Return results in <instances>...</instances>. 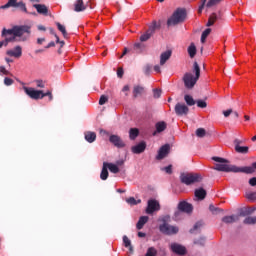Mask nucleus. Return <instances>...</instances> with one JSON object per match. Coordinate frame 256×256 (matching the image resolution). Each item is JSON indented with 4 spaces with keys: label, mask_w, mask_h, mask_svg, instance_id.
<instances>
[{
    "label": "nucleus",
    "mask_w": 256,
    "mask_h": 256,
    "mask_svg": "<svg viewBox=\"0 0 256 256\" xmlns=\"http://www.w3.org/2000/svg\"><path fill=\"white\" fill-rule=\"evenodd\" d=\"M126 202L129 205H139V203H141V199L136 200L135 197H130L126 200Z\"/></svg>",
    "instance_id": "obj_42"
},
{
    "label": "nucleus",
    "mask_w": 256,
    "mask_h": 256,
    "mask_svg": "<svg viewBox=\"0 0 256 256\" xmlns=\"http://www.w3.org/2000/svg\"><path fill=\"white\" fill-rule=\"evenodd\" d=\"M239 221V215H231V216H224L222 218V223L226 225H231V223H237Z\"/></svg>",
    "instance_id": "obj_19"
},
{
    "label": "nucleus",
    "mask_w": 256,
    "mask_h": 256,
    "mask_svg": "<svg viewBox=\"0 0 256 256\" xmlns=\"http://www.w3.org/2000/svg\"><path fill=\"white\" fill-rule=\"evenodd\" d=\"M187 19V10L185 8H177L172 16L167 20L168 27H173L183 23Z\"/></svg>",
    "instance_id": "obj_3"
},
{
    "label": "nucleus",
    "mask_w": 256,
    "mask_h": 256,
    "mask_svg": "<svg viewBox=\"0 0 256 256\" xmlns=\"http://www.w3.org/2000/svg\"><path fill=\"white\" fill-rule=\"evenodd\" d=\"M249 185L251 187H256V177H252L250 180H249Z\"/></svg>",
    "instance_id": "obj_58"
},
{
    "label": "nucleus",
    "mask_w": 256,
    "mask_h": 256,
    "mask_svg": "<svg viewBox=\"0 0 256 256\" xmlns=\"http://www.w3.org/2000/svg\"><path fill=\"white\" fill-rule=\"evenodd\" d=\"M110 143H113L115 147H118L119 149L125 147V142L121 139V137L117 135H111L109 138Z\"/></svg>",
    "instance_id": "obj_16"
},
{
    "label": "nucleus",
    "mask_w": 256,
    "mask_h": 256,
    "mask_svg": "<svg viewBox=\"0 0 256 256\" xmlns=\"http://www.w3.org/2000/svg\"><path fill=\"white\" fill-rule=\"evenodd\" d=\"M217 13H212L208 19V22L206 24V27H213L215 25V22L217 21Z\"/></svg>",
    "instance_id": "obj_31"
},
{
    "label": "nucleus",
    "mask_w": 256,
    "mask_h": 256,
    "mask_svg": "<svg viewBox=\"0 0 256 256\" xmlns=\"http://www.w3.org/2000/svg\"><path fill=\"white\" fill-rule=\"evenodd\" d=\"M6 55L8 57H15L16 59H19L23 55V48L21 46H16L12 50H7Z\"/></svg>",
    "instance_id": "obj_14"
},
{
    "label": "nucleus",
    "mask_w": 256,
    "mask_h": 256,
    "mask_svg": "<svg viewBox=\"0 0 256 256\" xmlns=\"http://www.w3.org/2000/svg\"><path fill=\"white\" fill-rule=\"evenodd\" d=\"M145 256H157V249L155 247H149Z\"/></svg>",
    "instance_id": "obj_41"
},
{
    "label": "nucleus",
    "mask_w": 256,
    "mask_h": 256,
    "mask_svg": "<svg viewBox=\"0 0 256 256\" xmlns=\"http://www.w3.org/2000/svg\"><path fill=\"white\" fill-rule=\"evenodd\" d=\"M194 245H200L201 247H203V245H205V238L201 237L197 240H194Z\"/></svg>",
    "instance_id": "obj_50"
},
{
    "label": "nucleus",
    "mask_w": 256,
    "mask_h": 256,
    "mask_svg": "<svg viewBox=\"0 0 256 256\" xmlns=\"http://www.w3.org/2000/svg\"><path fill=\"white\" fill-rule=\"evenodd\" d=\"M170 250L172 253H175V255L183 256L187 253V248L179 243H172L170 245Z\"/></svg>",
    "instance_id": "obj_12"
},
{
    "label": "nucleus",
    "mask_w": 256,
    "mask_h": 256,
    "mask_svg": "<svg viewBox=\"0 0 256 256\" xmlns=\"http://www.w3.org/2000/svg\"><path fill=\"white\" fill-rule=\"evenodd\" d=\"M49 32H50V35H54L56 39V43H59V36L57 35V33H55V29L49 28Z\"/></svg>",
    "instance_id": "obj_53"
},
{
    "label": "nucleus",
    "mask_w": 256,
    "mask_h": 256,
    "mask_svg": "<svg viewBox=\"0 0 256 256\" xmlns=\"http://www.w3.org/2000/svg\"><path fill=\"white\" fill-rule=\"evenodd\" d=\"M203 9H205V4H203V2H202V4L198 8V13L202 14L203 13Z\"/></svg>",
    "instance_id": "obj_62"
},
{
    "label": "nucleus",
    "mask_w": 256,
    "mask_h": 256,
    "mask_svg": "<svg viewBox=\"0 0 256 256\" xmlns=\"http://www.w3.org/2000/svg\"><path fill=\"white\" fill-rule=\"evenodd\" d=\"M23 89L26 95L30 97V99L37 100V99H43L44 97H49V101H53V94L49 90L45 93L43 92V90H35L34 88L27 87V86H24Z\"/></svg>",
    "instance_id": "obj_5"
},
{
    "label": "nucleus",
    "mask_w": 256,
    "mask_h": 256,
    "mask_svg": "<svg viewBox=\"0 0 256 256\" xmlns=\"http://www.w3.org/2000/svg\"><path fill=\"white\" fill-rule=\"evenodd\" d=\"M201 225H202L201 222H197L194 225L193 229L190 230V233H193V231H197V229H199V227H201Z\"/></svg>",
    "instance_id": "obj_59"
},
{
    "label": "nucleus",
    "mask_w": 256,
    "mask_h": 256,
    "mask_svg": "<svg viewBox=\"0 0 256 256\" xmlns=\"http://www.w3.org/2000/svg\"><path fill=\"white\" fill-rule=\"evenodd\" d=\"M0 73H3V75H10V72L5 68V66H0Z\"/></svg>",
    "instance_id": "obj_55"
},
{
    "label": "nucleus",
    "mask_w": 256,
    "mask_h": 256,
    "mask_svg": "<svg viewBox=\"0 0 256 256\" xmlns=\"http://www.w3.org/2000/svg\"><path fill=\"white\" fill-rule=\"evenodd\" d=\"M169 151H171V146L169 144H165L160 147L158 154L156 156L157 161H161L165 159L169 155Z\"/></svg>",
    "instance_id": "obj_13"
},
{
    "label": "nucleus",
    "mask_w": 256,
    "mask_h": 256,
    "mask_svg": "<svg viewBox=\"0 0 256 256\" xmlns=\"http://www.w3.org/2000/svg\"><path fill=\"white\" fill-rule=\"evenodd\" d=\"M176 115L183 117L189 115V107L185 103L178 102L174 107Z\"/></svg>",
    "instance_id": "obj_10"
},
{
    "label": "nucleus",
    "mask_w": 256,
    "mask_h": 256,
    "mask_svg": "<svg viewBox=\"0 0 256 256\" xmlns=\"http://www.w3.org/2000/svg\"><path fill=\"white\" fill-rule=\"evenodd\" d=\"M13 83H15V81H13V79L6 77L4 78V85H6V87H10V85H13Z\"/></svg>",
    "instance_id": "obj_51"
},
{
    "label": "nucleus",
    "mask_w": 256,
    "mask_h": 256,
    "mask_svg": "<svg viewBox=\"0 0 256 256\" xmlns=\"http://www.w3.org/2000/svg\"><path fill=\"white\" fill-rule=\"evenodd\" d=\"M161 93H162L161 89L155 88L153 90L154 99H159L161 97Z\"/></svg>",
    "instance_id": "obj_47"
},
{
    "label": "nucleus",
    "mask_w": 256,
    "mask_h": 256,
    "mask_svg": "<svg viewBox=\"0 0 256 256\" xmlns=\"http://www.w3.org/2000/svg\"><path fill=\"white\" fill-rule=\"evenodd\" d=\"M151 37L152 36L146 31L145 34H142L140 36V41H141V43H145V41H149V39H151Z\"/></svg>",
    "instance_id": "obj_45"
},
{
    "label": "nucleus",
    "mask_w": 256,
    "mask_h": 256,
    "mask_svg": "<svg viewBox=\"0 0 256 256\" xmlns=\"http://www.w3.org/2000/svg\"><path fill=\"white\" fill-rule=\"evenodd\" d=\"M197 107H199L200 109H205L207 107V102H205V100H197Z\"/></svg>",
    "instance_id": "obj_46"
},
{
    "label": "nucleus",
    "mask_w": 256,
    "mask_h": 256,
    "mask_svg": "<svg viewBox=\"0 0 256 256\" xmlns=\"http://www.w3.org/2000/svg\"><path fill=\"white\" fill-rule=\"evenodd\" d=\"M36 85L40 89H45V83L43 82V80H36Z\"/></svg>",
    "instance_id": "obj_54"
},
{
    "label": "nucleus",
    "mask_w": 256,
    "mask_h": 256,
    "mask_svg": "<svg viewBox=\"0 0 256 256\" xmlns=\"http://www.w3.org/2000/svg\"><path fill=\"white\" fill-rule=\"evenodd\" d=\"M193 72L195 73V78L196 79H199L201 77V67H199V63L194 62Z\"/></svg>",
    "instance_id": "obj_33"
},
{
    "label": "nucleus",
    "mask_w": 256,
    "mask_h": 256,
    "mask_svg": "<svg viewBox=\"0 0 256 256\" xmlns=\"http://www.w3.org/2000/svg\"><path fill=\"white\" fill-rule=\"evenodd\" d=\"M197 137L203 138L205 135H207V131H205V128H198L196 130Z\"/></svg>",
    "instance_id": "obj_43"
},
{
    "label": "nucleus",
    "mask_w": 256,
    "mask_h": 256,
    "mask_svg": "<svg viewBox=\"0 0 256 256\" xmlns=\"http://www.w3.org/2000/svg\"><path fill=\"white\" fill-rule=\"evenodd\" d=\"M195 197L199 199V201H203L207 197V191L203 188H198L194 192Z\"/></svg>",
    "instance_id": "obj_23"
},
{
    "label": "nucleus",
    "mask_w": 256,
    "mask_h": 256,
    "mask_svg": "<svg viewBox=\"0 0 256 256\" xmlns=\"http://www.w3.org/2000/svg\"><path fill=\"white\" fill-rule=\"evenodd\" d=\"M107 165H105V162L103 163V167L100 173V179L102 181H107V179L109 178V170H107Z\"/></svg>",
    "instance_id": "obj_26"
},
{
    "label": "nucleus",
    "mask_w": 256,
    "mask_h": 256,
    "mask_svg": "<svg viewBox=\"0 0 256 256\" xmlns=\"http://www.w3.org/2000/svg\"><path fill=\"white\" fill-rule=\"evenodd\" d=\"M84 135H85V140L88 143H93L95 142V139H97V134L95 132L88 131V132H85Z\"/></svg>",
    "instance_id": "obj_25"
},
{
    "label": "nucleus",
    "mask_w": 256,
    "mask_h": 256,
    "mask_svg": "<svg viewBox=\"0 0 256 256\" xmlns=\"http://www.w3.org/2000/svg\"><path fill=\"white\" fill-rule=\"evenodd\" d=\"M145 149H147V143L145 141H142L139 144L132 146L131 151L135 155H140V153H143Z\"/></svg>",
    "instance_id": "obj_15"
},
{
    "label": "nucleus",
    "mask_w": 256,
    "mask_h": 256,
    "mask_svg": "<svg viewBox=\"0 0 256 256\" xmlns=\"http://www.w3.org/2000/svg\"><path fill=\"white\" fill-rule=\"evenodd\" d=\"M160 209H161V205L157 200L155 199L148 200V205L146 208L147 215H153L155 211H160Z\"/></svg>",
    "instance_id": "obj_11"
},
{
    "label": "nucleus",
    "mask_w": 256,
    "mask_h": 256,
    "mask_svg": "<svg viewBox=\"0 0 256 256\" xmlns=\"http://www.w3.org/2000/svg\"><path fill=\"white\" fill-rule=\"evenodd\" d=\"M144 73H145V75H149V73H151V67L146 66L145 69H144Z\"/></svg>",
    "instance_id": "obj_63"
},
{
    "label": "nucleus",
    "mask_w": 256,
    "mask_h": 256,
    "mask_svg": "<svg viewBox=\"0 0 256 256\" xmlns=\"http://www.w3.org/2000/svg\"><path fill=\"white\" fill-rule=\"evenodd\" d=\"M87 9V4L83 2V0H76L74 3V11L76 13H81L82 11H85Z\"/></svg>",
    "instance_id": "obj_18"
},
{
    "label": "nucleus",
    "mask_w": 256,
    "mask_h": 256,
    "mask_svg": "<svg viewBox=\"0 0 256 256\" xmlns=\"http://www.w3.org/2000/svg\"><path fill=\"white\" fill-rule=\"evenodd\" d=\"M107 101H109V98L105 95H102L99 99V105H105V103H107Z\"/></svg>",
    "instance_id": "obj_52"
},
{
    "label": "nucleus",
    "mask_w": 256,
    "mask_h": 256,
    "mask_svg": "<svg viewBox=\"0 0 256 256\" xmlns=\"http://www.w3.org/2000/svg\"><path fill=\"white\" fill-rule=\"evenodd\" d=\"M223 0H209L206 4V7L211 8L215 7V5H219V3Z\"/></svg>",
    "instance_id": "obj_44"
},
{
    "label": "nucleus",
    "mask_w": 256,
    "mask_h": 256,
    "mask_svg": "<svg viewBox=\"0 0 256 256\" xmlns=\"http://www.w3.org/2000/svg\"><path fill=\"white\" fill-rule=\"evenodd\" d=\"M241 143H243V141L239 140V139H235L234 140V145L235 147H240L241 146Z\"/></svg>",
    "instance_id": "obj_61"
},
{
    "label": "nucleus",
    "mask_w": 256,
    "mask_h": 256,
    "mask_svg": "<svg viewBox=\"0 0 256 256\" xmlns=\"http://www.w3.org/2000/svg\"><path fill=\"white\" fill-rule=\"evenodd\" d=\"M178 211L174 213V217H179V213H192L193 212V205L189 204L187 201H181L177 207Z\"/></svg>",
    "instance_id": "obj_8"
},
{
    "label": "nucleus",
    "mask_w": 256,
    "mask_h": 256,
    "mask_svg": "<svg viewBox=\"0 0 256 256\" xmlns=\"http://www.w3.org/2000/svg\"><path fill=\"white\" fill-rule=\"evenodd\" d=\"M246 198L249 199V201H256V193L250 192V193L246 194Z\"/></svg>",
    "instance_id": "obj_49"
},
{
    "label": "nucleus",
    "mask_w": 256,
    "mask_h": 256,
    "mask_svg": "<svg viewBox=\"0 0 256 256\" xmlns=\"http://www.w3.org/2000/svg\"><path fill=\"white\" fill-rule=\"evenodd\" d=\"M132 93H133L134 99H137V97H141V95L145 93V87L135 85Z\"/></svg>",
    "instance_id": "obj_21"
},
{
    "label": "nucleus",
    "mask_w": 256,
    "mask_h": 256,
    "mask_svg": "<svg viewBox=\"0 0 256 256\" xmlns=\"http://www.w3.org/2000/svg\"><path fill=\"white\" fill-rule=\"evenodd\" d=\"M135 53H141L142 51H145V44L143 43H135L133 47Z\"/></svg>",
    "instance_id": "obj_35"
},
{
    "label": "nucleus",
    "mask_w": 256,
    "mask_h": 256,
    "mask_svg": "<svg viewBox=\"0 0 256 256\" xmlns=\"http://www.w3.org/2000/svg\"><path fill=\"white\" fill-rule=\"evenodd\" d=\"M197 81H199V79H197L196 77H193V74L191 73L184 74L183 82L186 89H193L197 84Z\"/></svg>",
    "instance_id": "obj_9"
},
{
    "label": "nucleus",
    "mask_w": 256,
    "mask_h": 256,
    "mask_svg": "<svg viewBox=\"0 0 256 256\" xmlns=\"http://www.w3.org/2000/svg\"><path fill=\"white\" fill-rule=\"evenodd\" d=\"M243 223L245 225H255L256 217H247V218L244 219Z\"/></svg>",
    "instance_id": "obj_40"
},
{
    "label": "nucleus",
    "mask_w": 256,
    "mask_h": 256,
    "mask_svg": "<svg viewBox=\"0 0 256 256\" xmlns=\"http://www.w3.org/2000/svg\"><path fill=\"white\" fill-rule=\"evenodd\" d=\"M235 151H236V153L247 154V153H249V147H247V146H236Z\"/></svg>",
    "instance_id": "obj_38"
},
{
    "label": "nucleus",
    "mask_w": 256,
    "mask_h": 256,
    "mask_svg": "<svg viewBox=\"0 0 256 256\" xmlns=\"http://www.w3.org/2000/svg\"><path fill=\"white\" fill-rule=\"evenodd\" d=\"M212 161L216 162L213 169L223 173H246V175H251L256 171V162H253L252 166L239 167L229 164V160L222 157L214 156Z\"/></svg>",
    "instance_id": "obj_1"
},
{
    "label": "nucleus",
    "mask_w": 256,
    "mask_h": 256,
    "mask_svg": "<svg viewBox=\"0 0 256 256\" xmlns=\"http://www.w3.org/2000/svg\"><path fill=\"white\" fill-rule=\"evenodd\" d=\"M172 53L173 52L171 50H167V51L163 52L160 55V65H165L167 63V61H169L171 59Z\"/></svg>",
    "instance_id": "obj_20"
},
{
    "label": "nucleus",
    "mask_w": 256,
    "mask_h": 256,
    "mask_svg": "<svg viewBox=\"0 0 256 256\" xmlns=\"http://www.w3.org/2000/svg\"><path fill=\"white\" fill-rule=\"evenodd\" d=\"M129 137H130L131 141H135L137 139V137H139V129L131 128L129 130Z\"/></svg>",
    "instance_id": "obj_30"
},
{
    "label": "nucleus",
    "mask_w": 256,
    "mask_h": 256,
    "mask_svg": "<svg viewBox=\"0 0 256 256\" xmlns=\"http://www.w3.org/2000/svg\"><path fill=\"white\" fill-rule=\"evenodd\" d=\"M169 221H171L170 216H164L161 219L162 224L159 225L160 233H163V235H177L179 233V227L170 225Z\"/></svg>",
    "instance_id": "obj_4"
},
{
    "label": "nucleus",
    "mask_w": 256,
    "mask_h": 256,
    "mask_svg": "<svg viewBox=\"0 0 256 256\" xmlns=\"http://www.w3.org/2000/svg\"><path fill=\"white\" fill-rule=\"evenodd\" d=\"M11 7H13L14 9H19V11H21L22 13H28L27 5L25 4V2H17V0H8V2L5 5H2L0 9H9Z\"/></svg>",
    "instance_id": "obj_7"
},
{
    "label": "nucleus",
    "mask_w": 256,
    "mask_h": 256,
    "mask_svg": "<svg viewBox=\"0 0 256 256\" xmlns=\"http://www.w3.org/2000/svg\"><path fill=\"white\" fill-rule=\"evenodd\" d=\"M123 75H124L123 68H118V70H117V77H119V79H122Z\"/></svg>",
    "instance_id": "obj_56"
},
{
    "label": "nucleus",
    "mask_w": 256,
    "mask_h": 256,
    "mask_svg": "<svg viewBox=\"0 0 256 256\" xmlns=\"http://www.w3.org/2000/svg\"><path fill=\"white\" fill-rule=\"evenodd\" d=\"M231 113H233V109H228V110L223 111L224 117H229V115H231Z\"/></svg>",
    "instance_id": "obj_60"
},
{
    "label": "nucleus",
    "mask_w": 256,
    "mask_h": 256,
    "mask_svg": "<svg viewBox=\"0 0 256 256\" xmlns=\"http://www.w3.org/2000/svg\"><path fill=\"white\" fill-rule=\"evenodd\" d=\"M255 211H256V208H248L246 210H242L240 212V216L247 217V215H251V214L255 213Z\"/></svg>",
    "instance_id": "obj_39"
},
{
    "label": "nucleus",
    "mask_w": 256,
    "mask_h": 256,
    "mask_svg": "<svg viewBox=\"0 0 256 256\" xmlns=\"http://www.w3.org/2000/svg\"><path fill=\"white\" fill-rule=\"evenodd\" d=\"M188 54L191 59H193L195 55H197V46H195V43H191L188 47Z\"/></svg>",
    "instance_id": "obj_28"
},
{
    "label": "nucleus",
    "mask_w": 256,
    "mask_h": 256,
    "mask_svg": "<svg viewBox=\"0 0 256 256\" xmlns=\"http://www.w3.org/2000/svg\"><path fill=\"white\" fill-rule=\"evenodd\" d=\"M104 164L106 165L107 169H109L110 173H114V174L119 173V166H117L116 164L109 163V162H104Z\"/></svg>",
    "instance_id": "obj_27"
},
{
    "label": "nucleus",
    "mask_w": 256,
    "mask_h": 256,
    "mask_svg": "<svg viewBox=\"0 0 256 256\" xmlns=\"http://www.w3.org/2000/svg\"><path fill=\"white\" fill-rule=\"evenodd\" d=\"M203 179L200 174L195 173H182L180 175V181L184 185H193V183H199Z\"/></svg>",
    "instance_id": "obj_6"
},
{
    "label": "nucleus",
    "mask_w": 256,
    "mask_h": 256,
    "mask_svg": "<svg viewBox=\"0 0 256 256\" xmlns=\"http://www.w3.org/2000/svg\"><path fill=\"white\" fill-rule=\"evenodd\" d=\"M149 221V216H141L136 224V229L141 230L145 227V224Z\"/></svg>",
    "instance_id": "obj_24"
},
{
    "label": "nucleus",
    "mask_w": 256,
    "mask_h": 256,
    "mask_svg": "<svg viewBox=\"0 0 256 256\" xmlns=\"http://www.w3.org/2000/svg\"><path fill=\"white\" fill-rule=\"evenodd\" d=\"M56 26L58 27V31H61L64 39H68L67 29L65 28V26L59 22H56Z\"/></svg>",
    "instance_id": "obj_34"
},
{
    "label": "nucleus",
    "mask_w": 256,
    "mask_h": 256,
    "mask_svg": "<svg viewBox=\"0 0 256 256\" xmlns=\"http://www.w3.org/2000/svg\"><path fill=\"white\" fill-rule=\"evenodd\" d=\"M51 47H55V42H50V43H48V45L47 46H45V49H51Z\"/></svg>",
    "instance_id": "obj_64"
},
{
    "label": "nucleus",
    "mask_w": 256,
    "mask_h": 256,
    "mask_svg": "<svg viewBox=\"0 0 256 256\" xmlns=\"http://www.w3.org/2000/svg\"><path fill=\"white\" fill-rule=\"evenodd\" d=\"M124 247L128 248L130 252H133V246L131 245V240L127 236H123Z\"/></svg>",
    "instance_id": "obj_37"
},
{
    "label": "nucleus",
    "mask_w": 256,
    "mask_h": 256,
    "mask_svg": "<svg viewBox=\"0 0 256 256\" xmlns=\"http://www.w3.org/2000/svg\"><path fill=\"white\" fill-rule=\"evenodd\" d=\"M162 171H165V173H167L168 175H171V173H173V165H168L162 168Z\"/></svg>",
    "instance_id": "obj_48"
},
{
    "label": "nucleus",
    "mask_w": 256,
    "mask_h": 256,
    "mask_svg": "<svg viewBox=\"0 0 256 256\" xmlns=\"http://www.w3.org/2000/svg\"><path fill=\"white\" fill-rule=\"evenodd\" d=\"M184 101L185 103L188 105V107H193V105H195L197 102L195 101V99H193V96L186 94L184 96Z\"/></svg>",
    "instance_id": "obj_29"
},
{
    "label": "nucleus",
    "mask_w": 256,
    "mask_h": 256,
    "mask_svg": "<svg viewBox=\"0 0 256 256\" xmlns=\"http://www.w3.org/2000/svg\"><path fill=\"white\" fill-rule=\"evenodd\" d=\"M161 29V24L157 23V21H153L152 24L149 26L147 32L153 37L155 35V31Z\"/></svg>",
    "instance_id": "obj_22"
},
{
    "label": "nucleus",
    "mask_w": 256,
    "mask_h": 256,
    "mask_svg": "<svg viewBox=\"0 0 256 256\" xmlns=\"http://www.w3.org/2000/svg\"><path fill=\"white\" fill-rule=\"evenodd\" d=\"M202 35L204 37H209V35H211V28H207L202 32Z\"/></svg>",
    "instance_id": "obj_57"
},
{
    "label": "nucleus",
    "mask_w": 256,
    "mask_h": 256,
    "mask_svg": "<svg viewBox=\"0 0 256 256\" xmlns=\"http://www.w3.org/2000/svg\"><path fill=\"white\" fill-rule=\"evenodd\" d=\"M209 211H211L212 215H219V213H223V209L215 207L213 204L209 205Z\"/></svg>",
    "instance_id": "obj_36"
},
{
    "label": "nucleus",
    "mask_w": 256,
    "mask_h": 256,
    "mask_svg": "<svg viewBox=\"0 0 256 256\" xmlns=\"http://www.w3.org/2000/svg\"><path fill=\"white\" fill-rule=\"evenodd\" d=\"M33 7L39 15L47 16L49 14V8L45 4H34Z\"/></svg>",
    "instance_id": "obj_17"
},
{
    "label": "nucleus",
    "mask_w": 256,
    "mask_h": 256,
    "mask_svg": "<svg viewBox=\"0 0 256 256\" xmlns=\"http://www.w3.org/2000/svg\"><path fill=\"white\" fill-rule=\"evenodd\" d=\"M167 129V123L165 122H158L156 123V131L157 133H163Z\"/></svg>",
    "instance_id": "obj_32"
},
{
    "label": "nucleus",
    "mask_w": 256,
    "mask_h": 256,
    "mask_svg": "<svg viewBox=\"0 0 256 256\" xmlns=\"http://www.w3.org/2000/svg\"><path fill=\"white\" fill-rule=\"evenodd\" d=\"M25 33H31V27L27 25L13 26L12 29L3 28L2 37H6L5 47L9 45V43H15L19 41H25V39H21ZM7 35H12L11 37H7Z\"/></svg>",
    "instance_id": "obj_2"
}]
</instances>
